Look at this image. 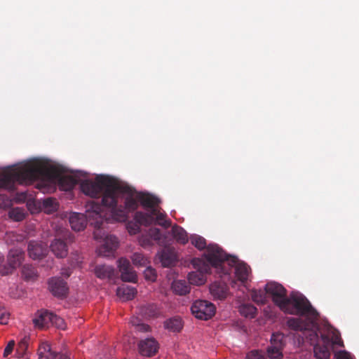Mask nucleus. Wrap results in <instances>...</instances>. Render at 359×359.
<instances>
[{"label":"nucleus","instance_id":"obj_1","mask_svg":"<svg viewBox=\"0 0 359 359\" xmlns=\"http://www.w3.org/2000/svg\"><path fill=\"white\" fill-rule=\"evenodd\" d=\"M226 258L224 251L217 244H210L202 258H195L192 264L196 269L188 274L189 284L201 285L206 281V274L211 273V268L216 269L219 274V266Z\"/></svg>","mask_w":359,"mask_h":359},{"label":"nucleus","instance_id":"obj_2","mask_svg":"<svg viewBox=\"0 0 359 359\" xmlns=\"http://www.w3.org/2000/svg\"><path fill=\"white\" fill-rule=\"evenodd\" d=\"M138 191L128 184L118 181L114 189V201L112 205H108L110 210V220L124 222L129 212H134L138 208Z\"/></svg>","mask_w":359,"mask_h":359},{"label":"nucleus","instance_id":"obj_3","mask_svg":"<svg viewBox=\"0 0 359 359\" xmlns=\"http://www.w3.org/2000/svg\"><path fill=\"white\" fill-rule=\"evenodd\" d=\"M42 175L41 168L32 163L20 166H10L0 172V190H12L15 182L20 184H31Z\"/></svg>","mask_w":359,"mask_h":359},{"label":"nucleus","instance_id":"obj_4","mask_svg":"<svg viewBox=\"0 0 359 359\" xmlns=\"http://www.w3.org/2000/svg\"><path fill=\"white\" fill-rule=\"evenodd\" d=\"M109 218H107L102 212V207L98 203L92 201L88 203L86 205V214L72 213L69 217V224L72 229L76 231L83 230L87 224L88 220L95 228L93 233L94 238L96 240L102 238V229L104 223H108Z\"/></svg>","mask_w":359,"mask_h":359},{"label":"nucleus","instance_id":"obj_5","mask_svg":"<svg viewBox=\"0 0 359 359\" xmlns=\"http://www.w3.org/2000/svg\"><path fill=\"white\" fill-rule=\"evenodd\" d=\"M118 180L108 176L100 175L95 181L84 180L81 184V189L83 194L91 198L102 196V212L104 208L114 204V189Z\"/></svg>","mask_w":359,"mask_h":359},{"label":"nucleus","instance_id":"obj_6","mask_svg":"<svg viewBox=\"0 0 359 359\" xmlns=\"http://www.w3.org/2000/svg\"><path fill=\"white\" fill-rule=\"evenodd\" d=\"M280 309L285 313L306 316L311 320L316 319L318 316L307 298L298 292H292Z\"/></svg>","mask_w":359,"mask_h":359},{"label":"nucleus","instance_id":"obj_7","mask_svg":"<svg viewBox=\"0 0 359 359\" xmlns=\"http://www.w3.org/2000/svg\"><path fill=\"white\" fill-rule=\"evenodd\" d=\"M226 258L224 259L222 265L219 266V276H224V279H229V276L231 271L232 267H235V274L238 280L245 283L248 278L250 273L249 266L243 263L240 262L236 257L230 256L224 252Z\"/></svg>","mask_w":359,"mask_h":359},{"label":"nucleus","instance_id":"obj_8","mask_svg":"<svg viewBox=\"0 0 359 359\" xmlns=\"http://www.w3.org/2000/svg\"><path fill=\"white\" fill-rule=\"evenodd\" d=\"M192 314L198 319L208 320L215 313V305L206 300H196L191 307Z\"/></svg>","mask_w":359,"mask_h":359},{"label":"nucleus","instance_id":"obj_9","mask_svg":"<svg viewBox=\"0 0 359 359\" xmlns=\"http://www.w3.org/2000/svg\"><path fill=\"white\" fill-rule=\"evenodd\" d=\"M24 257L25 252L22 249L18 248L11 249L7 257L8 263L0 271L1 275L6 276L11 273L14 269L21 264Z\"/></svg>","mask_w":359,"mask_h":359},{"label":"nucleus","instance_id":"obj_10","mask_svg":"<svg viewBox=\"0 0 359 359\" xmlns=\"http://www.w3.org/2000/svg\"><path fill=\"white\" fill-rule=\"evenodd\" d=\"M265 290L270 294L273 302L280 309L287 298L286 289L280 284L276 282L268 283L265 286Z\"/></svg>","mask_w":359,"mask_h":359},{"label":"nucleus","instance_id":"obj_11","mask_svg":"<svg viewBox=\"0 0 359 359\" xmlns=\"http://www.w3.org/2000/svg\"><path fill=\"white\" fill-rule=\"evenodd\" d=\"M165 217V215L161 213L156 208L152 209L148 213L143 212H136L134 216V219L140 225L149 226L155 222L158 223L159 221H162Z\"/></svg>","mask_w":359,"mask_h":359},{"label":"nucleus","instance_id":"obj_12","mask_svg":"<svg viewBox=\"0 0 359 359\" xmlns=\"http://www.w3.org/2000/svg\"><path fill=\"white\" fill-rule=\"evenodd\" d=\"M138 352L142 356L152 357L159 348L158 341L153 337L140 340L137 344Z\"/></svg>","mask_w":359,"mask_h":359},{"label":"nucleus","instance_id":"obj_13","mask_svg":"<svg viewBox=\"0 0 359 359\" xmlns=\"http://www.w3.org/2000/svg\"><path fill=\"white\" fill-rule=\"evenodd\" d=\"M322 344H316L314 345L313 351L315 357L317 359H329L330 357V337L325 334L320 335Z\"/></svg>","mask_w":359,"mask_h":359},{"label":"nucleus","instance_id":"obj_14","mask_svg":"<svg viewBox=\"0 0 359 359\" xmlns=\"http://www.w3.org/2000/svg\"><path fill=\"white\" fill-rule=\"evenodd\" d=\"M49 289L52 294L58 298L64 299L67 296L69 287L67 283L59 277H54L48 282Z\"/></svg>","mask_w":359,"mask_h":359},{"label":"nucleus","instance_id":"obj_15","mask_svg":"<svg viewBox=\"0 0 359 359\" xmlns=\"http://www.w3.org/2000/svg\"><path fill=\"white\" fill-rule=\"evenodd\" d=\"M118 263L121 280L124 282L135 283L137 280V274L131 266L129 260L122 257L118 260Z\"/></svg>","mask_w":359,"mask_h":359},{"label":"nucleus","instance_id":"obj_16","mask_svg":"<svg viewBox=\"0 0 359 359\" xmlns=\"http://www.w3.org/2000/svg\"><path fill=\"white\" fill-rule=\"evenodd\" d=\"M118 245V239L112 235H107L103 238V243L99 247L98 254L104 257L111 256L117 249Z\"/></svg>","mask_w":359,"mask_h":359},{"label":"nucleus","instance_id":"obj_17","mask_svg":"<svg viewBox=\"0 0 359 359\" xmlns=\"http://www.w3.org/2000/svg\"><path fill=\"white\" fill-rule=\"evenodd\" d=\"M38 359H70L66 355L53 351L49 344L44 342L38 348Z\"/></svg>","mask_w":359,"mask_h":359},{"label":"nucleus","instance_id":"obj_18","mask_svg":"<svg viewBox=\"0 0 359 359\" xmlns=\"http://www.w3.org/2000/svg\"><path fill=\"white\" fill-rule=\"evenodd\" d=\"M210 292L215 299L223 300L229 294V287L224 280L215 281L210 285Z\"/></svg>","mask_w":359,"mask_h":359},{"label":"nucleus","instance_id":"obj_19","mask_svg":"<svg viewBox=\"0 0 359 359\" xmlns=\"http://www.w3.org/2000/svg\"><path fill=\"white\" fill-rule=\"evenodd\" d=\"M159 258L163 267L172 266L177 261L175 250L170 247L164 248L160 253Z\"/></svg>","mask_w":359,"mask_h":359},{"label":"nucleus","instance_id":"obj_20","mask_svg":"<svg viewBox=\"0 0 359 359\" xmlns=\"http://www.w3.org/2000/svg\"><path fill=\"white\" fill-rule=\"evenodd\" d=\"M28 254L33 259H40L47 253V248L37 241H32L28 244Z\"/></svg>","mask_w":359,"mask_h":359},{"label":"nucleus","instance_id":"obj_21","mask_svg":"<svg viewBox=\"0 0 359 359\" xmlns=\"http://www.w3.org/2000/svg\"><path fill=\"white\" fill-rule=\"evenodd\" d=\"M94 273L97 278L102 280H111L115 277V270L114 267L106 264L95 266Z\"/></svg>","mask_w":359,"mask_h":359},{"label":"nucleus","instance_id":"obj_22","mask_svg":"<svg viewBox=\"0 0 359 359\" xmlns=\"http://www.w3.org/2000/svg\"><path fill=\"white\" fill-rule=\"evenodd\" d=\"M50 248L51 252L57 258H64L68 254V247L67 243L60 239L55 238L50 243Z\"/></svg>","mask_w":359,"mask_h":359},{"label":"nucleus","instance_id":"obj_23","mask_svg":"<svg viewBox=\"0 0 359 359\" xmlns=\"http://www.w3.org/2000/svg\"><path fill=\"white\" fill-rule=\"evenodd\" d=\"M53 313L47 311H41L39 315L33 319V323L36 327L43 329L51 325Z\"/></svg>","mask_w":359,"mask_h":359},{"label":"nucleus","instance_id":"obj_24","mask_svg":"<svg viewBox=\"0 0 359 359\" xmlns=\"http://www.w3.org/2000/svg\"><path fill=\"white\" fill-rule=\"evenodd\" d=\"M137 198L141 205L145 208H149V211L156 208V206L159 203L158 198L149 194L138 192Z\"/></svg>","mask_w":359,"mask_h":359},{"label":"nucleus","instance_id":"obj_25","mask_svg":"<svg viewBox=\"0 0 359 359\" xmlns=\"http://www.w3.org/2000/svg\"><path fill=\"white\" fill-rule=\"evenodd\" d=\"M140 313L145 318H156L160 315L161 311L155 304H146L140 306Z\"/></svg>","mask_w":359,"mask_h":359},{"label":"nucleus","instance_id":"obj_26","mask_svg":"<svg viewBox=\"0 0 359 359\" xmlns=\"http://www.w3.org/2000/svg\"><path fill=\"white\" fill-rule=\"evenodd\" d=\"M172 236L180 244H186L189 239L186 231L181 226L175 224L171 229Z\"/></svg>","mask_w":359,"mask_h":359},{"label":"nucleus","instance_id":"obj_27","mask_svg":"<svg viewBox=\"0 0 359 359\" xmlns=\"http://www.w3.org/2000/svg\"><path fill=\"white\" fill-rule=\"evenodd\" d=\"M173 292L179 295H185L190 292L189 283L184 280H175L172 284Z\"/></svg>","mask_w":359,"mask_h":359},{"label":"nucleus","instance_id":"obj_28","mask_svg":"<svg viewBox=\"0 0 359 359\" xmlns=\"http://www.w3.org/2000/svg\"><path fill=\"white\" fill-rule=\"evenodd\" d=\"M137 294V290L131 286L123 285L118 287L117 294L123 297L124 300L133 299Z\"/></svg>","mask_w":359,"mask_h":359},{"label":"nucleus","instance_id":"obj_29","mask_svg":"<svg viewBox=\"0 0 359 359\" xmlns=\"http://www.w3.org/2000/svg\"><path fill=\"white\" fill-rule=\"evenodd\" d=\"M164 326L169 331L179 332L182 330L183 324L180 318L174 317L165 320Z\"/></svg>","mask_w":359,"mask_h":359},{"label":"nucleus","instance_id":"obj_30","mask_svg":"<svg viewBox=\"0 0 359 359\" xmlns=\"http://www.w3.org/2000/svg\"><path fill=\"white\" fill-rule=\"evenodd\" d=\"M239 311L242 316L253 318L256 316L257 309L251 304H245L240 306Z\"/></svg>","mask_w":359,"mask_h":359},{"label":"nucleus","instance_id":"obj_31","mask_svg":"<svg viewBox=\"0 0 359 359\" xmlns=\"http://www.w3.org/2000/svg\"><path fill=\"white\" fill-rule=\"evenodd\" d=\"M22 275L26 280H34L37 276L35 268L29 264L22 266Z\"/></svg>","mask_w":359,"mask_h":359},{"label":"nucleus","instance_id":"obj_32","mask_svg":"<svg viewBox=\"0 0 359 359\" xmlns=\"http://www.w3.org/2000/svg\"><path fill=\"white\" fill-rule=\"evenodd\" d=\"M266 290H253L251 292L252 300L258 304H264L266 301Z\"/></svg>","mask_w":359,"mask_h":359},{"label":"nucleus","instance_id":"obj_33","mask_svg":"<svg viewBox=\"0 0 359 359\" xmlns=\"http://www.w3.org/2000/svg\"><path fill=\"white\" fill-rule=\"evenodd\" d=\"M132 325L134 327L135 330L138 332H149L151 331L149 325L141 323L137 318H133L130 320Z\"/></svg>","mask_w":359,"mask_h":359},{"label":"nucleus","instance_id":"obj_34","mask_svg":"<svg viewBox=\"0 0 359 359\" xmlns=\"http://www.w3.org/2000/svg\"><path fill=\"white\" fill-rule=\"evenodd\" d=\"M43 206L45 211L48 213H52L57 210L58 203L55 198H48L43 200Z\"/></svg>","mask_w":359,"mask_h":359},{"label":"nucleus","instance_id":"obj_35","mask_svg":"<svg viewBox=\"0 0 359 359\" xmlns=\"http://www.w3.org/2000/svg\"><path fill=\"white\" fill-rule=\"evenodd\" d=\"M284 338V334L282 333H273L271 338V345L283 350L285 346L283 342Z\"/></svg>","mask_w":359,"mask_h":359},{"label":"nucleus","instance_id":"obj_36","mask_svg":"<svg viewBox=\"0 0 359 359\" xmlns=\"http://www.w3.org/2000/svg\"><path fill=\"white\" fill-rule=\"evenodd\" d=\"M131 259L133 264L137 266H145L149 262L148 259L140 252H135L132 255Z\"/></svg>","mask_w":359,"mask_h":359},{"label":"nucleus","instance_id":"obj_37","mask_svg":"<svg viewBox=\"0 0 359 359\" xmlns=\"http://www.w3.org/2000/svg\"><path fill=\"white\" fill-rule=\"evenodd\" d=\"M266 353L269 359H281L283 358V350L271 345L268 346Z\"/></svg>","mask_w":359,"mask_h":359},{"label":"nucleus","instance_id":"obj_38","mask_svg":"<svg viewBox=\"0 0 359 359\" xmlns=\"http://www.w3.org/2000/svg\"><path fill=\"white\" fill-rule=\"evenodd\" d=\"M191 243L198 250H204L205 249V252L207 251L208 245L206 246V241L204 238L200 236H194L191 238Z\"/></svg>","mask_w":359,"mask_h":359},{"label":"nucleus","instance_id":"obj_39","mask_svg":"<svg viewBox=\"0 0 359 359\" xmlns=\"http://www.w3.org/2000/svg\"><path fill=\"white\" fill-rule=\"evenodd\" d=\"M60 184L65 190H69L74 186L75 180L72 177H62L60 180Z\"/></svg>","mask_w":359,"mask_h":359},{"label":"nucleus","instance_id":"obj_40","mask_svg":"<svg viewBox=\"0 0 359 359\" xmlns=\"http://www.w3.org/2000/svg\"><path fill=\"white\" fill-rule=\"evenodd\" d=\"M9 216L15 221L20 222L25 219V213L20 208H13L9 212Z\"/></svg>","mask_w":359,"mask_h":359},{"label":"nucleus","instance_id":"obj_41","mask_svg":"<svg viewBox=\"0 0 359 359\" xmlns=\"http://www.w3.org/2000/svg\"><path fill=\"white\" fill-rule=\"evenodd\" d=\"M287 325L294 330H302L304 329L302 321L298 318H290L287 320Z\"/></svg>","mask_w":359,"mask_h":359},{"label":"nucleus","instance_id":"obj_42","mask_svg":"<svg viewBox=\"0 0 359 359\" xmlns=\"http://www.w3.org/2000/svg\"><path fill=\"white\" fill-rule=\"evenodd\" d=\"M245 359H266V356L262 351L252 350L246 354Z\"/></svg>","mask_w":359,"mask_h":359},{"label":"nucleus","instance_id":"obj_43","mask_svg":"<svg viewBox=\"0 0 359 359\" xmlns=\"http://www.w3.org/2000/svg\"><path fill=\"white\" fill-rule=\"evenodd\" d=\"M332 338L330 339L331 346L333 345L343 346V341L340 337L339 332L337 330H334L332 332Z\"/></svg>","mask_w":359,"mask_h":359},{"label":"nucleus","instance_id":"obj_44","mask_svg":"<svg viewBox=\"0 0 359 359\" xmlns=\"http://www.w3.org/2000/svg\"><path fill=\"white\" fill-rule=\"evenodd\" d=\"M144 276L146 280L150 281H155L157 277L156 270L149 266L144 271Z\"/></svg>","mask_w":359,"mask_h":359},{"label":"nucleus","instance_id":"obj_45","mask_svg":"<svg viewBox=\"0 0 359 359\" xmlns=\"http://www.w3.org/2000/svg\"><path fill=\"white\" fill-rule=\"evenodd\" d=\"M51 325H54L57 328L60 329H65V323L64 320L57 316V315L53 313V318L51 321Z\"/></svg>","mask_w":359,"mask_h":359},{"label":"nucleus","instance_id":"obj_46","mask_svg":"<svg viewBox=\"0 0 359 359\" xmlns=\"http://www.w3.org/2000/svg\"><path fill=\"white\" fill-rule=\"evenodd\" d=\"M15 342L14 340H11L7 344L6 346L4 348L3 356L4 358H8L9 355H11L14 349Z\"/></svg>","mask_w":359,"mask_h":359},{"label":"nucleus","instance_id":"obj_47","mask_svg":"<svg viewBox=\"0 0 359 359\" xmlns=\"http://www.w3.org/2000/svg\"><path fill=\"white\" fill-rule=\"evenodd\" d=\"M149 234L154 241H160L161 238V233L160 229L157 228H151L149 229Z\"/></svg>","mask_w":359,"mask_h":359},{"label":"nucleus","instance_id":"obj_48","mask_svg":"<svg viewBox=\"0 0 359 359\" xmlns=\"http://www.w3.org/2000/svg\"><path fill=\"white\" fill-rule=\"evenodd\" d=\"M10 314L4 309H0V323L6 325L8 323Z\"/></svg>","mask_w":359,"mask_h":359},{"label":"nucleus","instance_id":"obj_49","mask_svg":"<svg viewBox=\"0 0 359 359\" xmlns=\"http://www.w3.org/2000/svg\"><path fill=\"white\" fill-rule=\"evenodd\" d=\"M337 359H352L346 351H339L336 354Z\"/></svg>","mask_w":359,"mask_h":359},{"label":"nucleus","instance_id":"obj_50","mask_svg":"<svg viewBox=\"0 0 359 359\" xmlns=\"http://www.w3.org/2000/svg\"><path fill=\"white\" fill-rule=\"evenodd\" d=\"M157 224L164 228H168L171 225V222L170 220H167L165 217L162 221H159Z\"/></svg>","mask_w":359,"mask_h":359},{"label":"nucleus","instance_id":"obj_51","mask_svg":"<svg viewBox=\"0 0 359 359\" xmlns=\"http://www.w3.org/2000/svg\"><path fill=\"white\" fill-rule=\"evenodd\" d=\"M18 347L22 351H25L27 348V339L25 338L22 339L19 342Z\"/></svg>","mask_w":359,"mask_h":359},{"label":"nucleus","instance_id":"obj_52","mask_svg":"<svg viewBox=\"0 0 359 359\" xmlns=\"http://www.w3.org/2000/svg\"><path fill=\"white\" fill-rule=\"evenodd\" d=\"M318 340V334L316 332H313L310 334V341L311 344L317 341Z\"/></svg>","mask_w":359,"mask_h":359},{"label":"nucleus","instance_id":"obj_53","mask_svg":"<svg viewBox=\"0 0 359 359\" xmlns=\"http://www.w3.org/2000/svg\"><path fill=\"white\" fill-rule=\"evenodd\" d=\"M61 273L63 276L68 278L70 276L72 271H70L69 269H64L62 270Z\"/></svg>","mask_w":359,"mask_h":359},{"label":"nucleus","instance_id":"obj_54","mask_svg":"<svg viewBox=\"0 0 359 359\" xmlns=\"http://www.w3.org/2000/svg\"><path fill=\"white\" fill-rule=\"evenodd\" d=\"M4 261V257L0 254V266H1V264H3Z\"/></svg>","mask_w":359,"mask_h":359},{"label":"nucleus","instance_id":"obj_55","mask_svg":"<svg viewBox=\"0 0 359 359\" xmlns=\"http://www.w3.org/2000/svg\"><path fill=\"white\" fill-rule=\"evenodd\" d=\"M138 229H139V226H137L135 229H133V232L135 233L136 232V231H137ZM129 231L131 233L132 230H129Z\"/></svg>","mask_w":359,"mask_h":359},{"label":"nucleus","instance_id":"obj_56","mask_svg":"<svg viewBox=\"0 0 359 359\" xmlns=\"http://www.w3.org/2000/svg\"><path fill=\"white\" fill-rule=\"evenodd\" d=\"M2 197H3L4 198H6V203H4V205H6L8 203V202H9V201H8V198H7V197H6V196H3Z\"/></svg>","mask_w":359,"mask_h":359},{"label":"nucleus","instance_id":"obj_57","mask_svg":"<svg viewBox=\"0 0 359 359\" xmlns=\"http://www.w3.org/2000/svg\"><path fill=\"white\" fill-rule=\"evenodd\" d=\"M146 245V243H144H144H142V245Z\"/></svg>","mask_w":359,"mask_h":359}]
</instances>
